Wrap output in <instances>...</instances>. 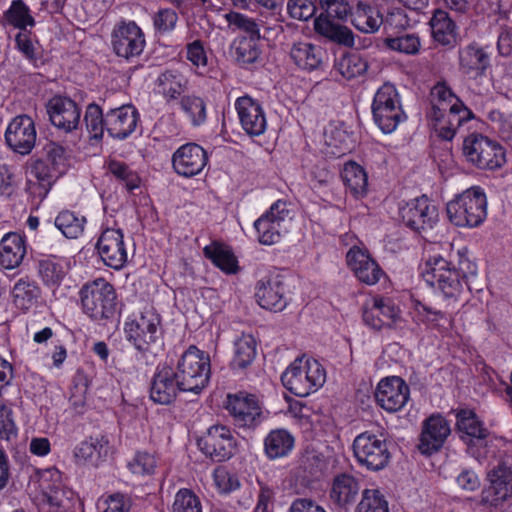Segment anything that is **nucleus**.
Returning <instances> with one entry per match:
<instances>
[{"mask_svg": "<svg viewBox=\"0 0 512 512\" xmlns=\"http://www.w3.org/2000/svg\"><path fill=\"white\" fill-rule=\"evenodd\" d=\"M325 56L324 50L308 42L295 43L290 50L293 62L302 70L313 71L321 67Z\"/></svg>", "mask_w": 512, "mask_h": 512, "instance_id": "obj_33", "label": "nucleus"}, {"mask_svg": "<svg viewBox=\"0 0 512 512\" xmlns=\"http://www.w3.org/2000/svg\"><path fill=\"white\" fill-rule=\"evenodd\" d=\"M466 160L480 169L494 170L505 163L503 147L482 134H471L463 141Z\"/></svg>", "mask_w": 512, "mask_h": 512, "instance_id": "obj_7", "label": "nucleus"}, {"mask_svg": "<svg viewBox=\"0 0 512 512\" xmlns=\"http://www.w3.org/2000/svg\"><path fill=\"white\" fill-rule=\"evenodd\" d=\"M400 216L407 227L419 233L433 229L438 222V210L426 196L406 203L400 208Z\"/></svg>", "mask_w": 512, "mask_h": 512, "instance_id": "obj_13", "label": "nucleus"}, {"mask_svg": "<svg viewBox=\"0 0 512 512\" xmlns=\"http://www.w3.org/2000/svg\"><path fill=\"white\" fill-rule=\"evenodd\" d=\"M210 357L191 345L180 357L175 374L182 392L199 394L210 379Z\"/></svg>", "mask_w": 512, "mask_h": 512, "instance_id": "obj_3", "label": "nucleus"}, {"mask_svg": "<svg viewBox=\"0 0 512 512\" xmlns=\"http://www.w3.org/2000/svg\"><path fill=\"white\" fill-rule=\"evenodd\" d=\"M172 512H202L199 498L188 489H180L174 499Z\"/></svg>", "mask_w": 512, "mask_h": 512, "instance_id": "obj_58", "label": "nucleus"}, {"mask_svg": "<svg viewBox=\"0 0 512 512\" xmlns=\"http://www.w3.org/2000/svg\"><path fill=\"white\" fill-rule=\"evenodd\" d=\"M105 508L102 512H130L132 507V499L126 494L114 493L104 501Z\"/></svg>", "mask_w": 512, "mask_h": 512, "instance_id": "obj_64", "label": "nucleus"}, {"mask_svg": "<svg viewBox=\"0 0 512 512\" xmlns=\"http://www.w3.org/2000/svg\"><path fill=\"white\" fill-rule=\"evenodd\" d=\"M432 35L436 42L449 46L456 39V25L444 10L437 9L430 20Z\"/></svg>", "mask_w": 512, "mask_h": 512, "instance_id": "obj_38", "label": "nucleus"}, {"mask_svg": "<svg viewBox=\"0 0 512 512\" xmlns=\"http://www.w3.org/2000/svg\"><path fill=\"white\" fill-rule=\"evenodd\" d=\"M26 254L25 240L21 235L10 232L0 242V265L4 269L17 268Z\"/></svg>", "mask_w": 512, "mask_h": 512, "instance_id": "obj_32", "label": "nucleus"}, {"mask_svg": "<svg viewBox=\"0 0 512 512\" xmlns=\"http://www.w3.org/2000/svg\"><path fill=\"white\" fill-rule=\"evenodd\" d=\"M83 312L92 320L112 318L116 313V292L112 284L104 278L85 283L79 291Z\"/></svg>", "mask_w": 512, "mask_h": 512, "instance_id": "obj_5", "label": "nucleus"}, {"mask_svg": "<svg viewBox=\"0 0 512 512\" xmlns=\"http://www.w3.org/2000/svg\"><path fill=\"white\" fill-rule=\"evenodd\" d=\"M235 108L243 130L250 136H260L267 128L263 107L252 97L245 95L237 98Z\"/></svg>", "mask_w": 512, "mask_h": 512, "instance_id": "obj_23", "label": "nucleus"}, {"mask_svg": "<svg viewBox=\"0 0 512 512\" xmlns=\"http://www.w3.org/2000/svg\"><path fill=\"white\" fill-rule=\"evenodd\" d=\"M108 171L119 181H121L128 190L139 187L140 178L126 163L118 160L108 162Z\"/></svg>", "mask_w": 512, "mask_h": 512, "instance_id": "obj_52", "label": "nucleus"}, {"mask_svg": "<svg viewBox=\"0 0 512 512\" xmlns=\"http://www.w3.org/2000/svg\"><path fill=\"white\" fill-rule=\"evenodd\" d=\"M225 408L238 427L255 428L262 421V410L255 395L245 392L229 394Z\"/></svg>", "mask_w": 512, "mask_h": 512, "instance_id": "obj_14", "label": "nucleus"}, {"mask_svg": "<svg viewBox=\"0 0 512 512\" xmlns=\"http://www.w3.org/2000/svg\"><path fill=\"white\" fill-rule=\"evenodd\" d=\"M46 163L51 169L55 170L60 176L66 171L65 149L54 143L46 147V158L40 159Z\"/></svg>", "mask_w": 512, "mask_h": 512, "instance_id": "obj_60", "label": "nucleus"}, {"mask_svg": "<svg viewBox=\"0 0 512 512\" xmlns=\"http://www.w3.org/2000/svg\"><path fill=\"white\" fill-rule=\"evenodd\" d=\"M425 282L437 289L447 301V306L456 303L463 293L464 283L456 266L441 255L430 256L422 271Z\"/></svg>", "mask_w": 512, "mask_h": 512, "instance_id": "obj_1", "label": "nucleus"}, {"mask_svg": "<svg viewBox=\"0 0 512 512\" xmlns=\"http://www.w3.org/2000/svg\"><path fill=\"white\" fill-rule=\"evenodd\" d=\"M51 123L64 132H72L79 127L81 110L70 98L56 96L47 105Z\"/></svg>", "mask_w": 512, "mask_h": 512, "instance_id": "obj_24", "label": "nucleus"}, {"mask_svg": "<svg viewBox=\"0 0 512 512\" xmlns=\"http://www.w3.org/2000/svg\"><path fill=\"white\" fill-rule=\"evenodd\" d=\"M3 18L7 25L19 29V32H25L28 27L35 26V20L30 14V9L22 0L12 1Z\"/></svg>", "mask_w": 512, "mask_h": 512, "instance_id": "obj_44", "label": "nucleus"}, {"mask_svg": "<svg viewBox=\"0 0 512 512\" xmlns=\"http://www.w3.org/2000/svg\"><path fill=\"white\" fill-rule=\"evenodd\" d=\"M324 12L319 16L327 19L345 20L351 13V7L345 0H321Z\"/></svg>", "mask_w": 512, "mask_h": 512, "instance_id": "obj_61", "label": "nucleus"}, {"mask_svg": "<svg viewBox=\"0 0 512 512\" xmlns=\"http://www.w3.org/2000/svg\"><path fill=\"white\" fill-rule=\"evenodd\" d=\"M157 85L162 95L169 101L177 99L185 92L187 80L181 73L167 70L159 75Z\"/></svg>", "mask_w": 512, "mask_h": 512, "instance_id": "obj_42", "label": "nucleus"}, {"mask_svg": "<svg viewBox=\"0 0 512 512\" xmlns=\"http://www.w3.org/2000/svg\"><path fill=\"white\" fill-rule=\"evenodd\" d=\"M157 463L158 461L153 454L139 451L135 454L133 459L128 462V468L135 475H152L157 468Z\"/></svg>", "mask_w": 512, "mask_h": 512, "instance_id": "obj_55", "label": "nucleus"}, {"mask_svg": "<svg viewBox=\"0 0 512 512\" xmlns=\"http://www.w3.org/2000/svg\"><path fill=\"white\" fill-rule=\"evenodd\" d=\"M207 163V152L196 143L183 144L172 155L174 171L185 178L200 174Z\"/></svg>", "mask_w": 512, "mask_h": 512, "instance_id": "obj_17", "label": "nucleus"}, {"mask_svg": "<svg viewBox=\"0 0 512 512\" xmlns=\"http://www.w3.org/2000/svg\"><path fill=\"white\" fill-rule=\"evenodd\" d=\"M111 42L116 55L128 60L143 52L145 37L140 27L132 21L114 29Z\"/></svg>", "mask_w": 512, "mask_h": 512, "instance_id": "obj_18", "label": "nucleus"}, {"mask_svg": "<svg viewBox=\"0 0 512 512\" xmlns=\"http://www.w3.org/2000/svg\"><path fill=\"white\" fill-rule=\"evenodd\" d=\"M36 128L33 119L26 115L15 116L5 131V142L8 147L21 155L29 154L36 143Z\"/></svg>", "mask_w": 512, "mask_h": 512, "instance_id": "obj_15", "label": "nucleus"}, {"mask_svg": "<svg viewBox=\"0 0 512 512\" xmlns=\"http://www.w3.org/2000/svg\"><path fill=\"white\" fill-rule=\"evenodd\" d=\"M325 380L322 365L305 357L296 358L281 376L284 387L298 397H306L317 391Z\"/></svg>", "mask_w": 512, "mask_h": 512, "instance_id": "obj_2", "label": "nucleus"}, {"mask_svg": "<svg viewBox=\"0 0 512 512\" xmlns=\"http://www.w3.org/2000/svg\"><path fill=\"white\" fill-rule=\"evenodd\" d=\"M179 391L181 386L175 369L167 364L158 365L151 381V400L160 405H169L176 399Z\"/></svg>", "mask_w": 512, "mask_h": 512, "instance_id": "obj_21", "label": "nucleus"}, {"mask_svg": "<svg viewBox=\"0 0 512 512\" xmlns=\"http://www.w3.org/2000/svg\"><path fill=\"white\" fill-rule=\"evenodd\" d=\"M254 228L258 234V240L263 245H273L281 238L283 224L262 215L254 222Z\"/></svg>", "mask_w": 512, "mask_h": 512, "instance_id": "obj_46", "label": "nucleus"}, {"mask_svg": "<svg viewBox=\"0 0 512 512\" xmlns=\"http://www.w3.org/2000/svg\"><path fill=\"white\" fill-rule=\"evenodd\" d=\"M489 485L481 492V503L494 508L512 499V458H504L488 473Z\"/></svg>", "mask_w": 512, "mask_h": 512, "instance_id": "obj_9", "label": "nucleus"}, {"mask_svg": "<svg viewBox=\"0 0 512 512\" xmlns=\"http://www.w3.org/2000/svg\"><path fill=\"white\" fill-rule=\"evenodd\" d=\"M84 123L91 138L101 139L106 129V114L103 115L99 105L91 103L86 108Z\"/></svg>", "mask_w": 512, "mask_h": 512, "instance_id": "obj_49", "label": "nucleus"}, {"mask_svg": "<svg viewBox=\"0 0 512 512\" xmlns=\"http://www.w3.org/2000/svg\"><path fill=\"white\" fill-rule=\"evenodd\" d=\"M205 257L212 261V263L227 274L236 273L238 270L237 259L228 247L212 243L203 249Z\"/></svg>", "mask_w": 512, "mask_h": 512, "instance_id": "obj_40", "label": "nucleus"}, {"mask_svg": "<svg viewBox=\"0 0 512 512\" xmlns=\"http://www.w3.org/2000/svg\"><path fill=\"white\" fill-rule=\"evenodd\" d=\"M285 282L282 276L274 275L260 279L255 288L257 303L264 309L280 312L288 304L285 293Z\"/></svg>", "mask_w": 512, "mask_h": 512, "instance_id": "obj_19", "label": "nucleus"}, {"mask_svg": "<svg viewBox=\"0 0 512 512\" xmlns=\"http://www.w3.org/2000/svg\"><path fill=\"white\" fill-rule=\"evenodd\" d=\"M372 114L375 123L386 134L393 132L405 119L394 85L385 83L377 90L372 103Z\"/></svg>", "mask_w": 512, "mask_h": 512, "instance_id": "obj_8", "label": "nucleus"}, {"mask_svg": "<svg viewBox=\"0 0 512 512\" xmlns=\"http://www.w3.org/2000/svg\"><path fill=\"white\" fill-rule=\"evenodd\" d=\"M180 106L193 126H200L206 121V103L201 97L195 95L184 96L180 101Z\"/></svg>", "mask_w": 512, "mask_h": 512, "instance_id": "obj_48", "label": "nucleus"}, {"mask_svg": "<svg viewBox=\"0 0 512 512\" xmlns=\"http://www.w3.org/2000/svg\"><path fill=\"white\" fill-rule=\"evenodd\" d=\"M109 451V440L105 436L99 435L79 443L74 449V457L78 462L97 465L107 457Z\"/></svg>", "mask_w": 512, "mask_h": 512, "instance_id": "obj_34", "label": "nucleus"}, {"mask_svg": "<svg viewBox=\"0 0 512 512\" xmlns=\"http://www.w3.org/2000/svg\"><path fill=\"white\" fill-rule=\"evenodd\" d=\"M55 226L61 233L70 239H76L82 235L86 218L76 215L69 210L61 211L55 218Z\"/></svg>", "mask_w": 512, "mask_h": 512, "instance_id": "obj_45", "label": "nucleus"}, {"mask_svg": "<svg viewBox=\"0 0 512 512\" xmlns=\"http://www.w3.org/2000/svg\"><path fill=\"white\" fill-rule=\"evenodd\" d=\"M199 449L215 462L230 459L236 452V441L230 429L223 425L211 426L207 433L198 439Z\"/></svg>", "mask_w": 512, "mask_h": 512, "instance_id": "obj_11", "label": "nucleus"}, {"mask_svg": "<svg viewBox=\"0 0 512 512\" xmlns=\"http://www.w3.org/2000/svg\"><path fill=\"white\" fill-rule=\"evenodd\" d=\"M257 342L253 335L242 333L233 342L231 369L238 373L245 372L255 361Z\"/></svg>", "mask_w": 512, "mask_h": 512, "instance_id": "obj_30", "label": "nucleus"}, {"mask_svg": "<svg viewBox=\"0 0 512 512\" xmlns=\"http://www.w3.org/2000/svg\"><path fill=\"white\" fill-rule=\"evenodd\" d=\"M160 316L153 309H145L139 316L125 323L127 339L139 351H145L158 339Z\"/></svg>", "mask_w": 512, "mask_h": 512, "instance_id": "obj_10", "label": "nucleus"}, {"mask_svg": "<svg viewBox=\"0 0 512 512\" xmlns=\"http://www.w3.org/2000/svg\"><path fill=\"white\" fill-rule=\"evenodd\" d=\"M385 44L391 50L414 55L420 49V39L415 34H403L397 37H388L385 39Z\"/></svg>", "mask_w": 512, "mask_h": 512, "instance_id": "obj_54", "label": "nucleus"}, {"mask_svg": "<svg viewBox=\"0 0 512 512\" xmlns=\"http://www.w3.org/2000/svg\"><path fill=\"white\" fill-rule=\"evenodd\" d=\"M409 387L397 376L382 379L376 388L377 403L388 412H396L404 407L409 399Z\"/></svg>", "mask_w": 512, "mask_h": 512, "instance_id": "obj_20", "label": "nucleus"}, {"mask_svg": "<svg viewBox=\"0 0 512 512\" xmlns=\"http://www.w3.org/2000/svg\"><path fill=\"white\" fill-rule=\"evenodd\" d=\"M295 439L285 429H275L264 439V452L270 460L288 456L294 448Z\"/></svg>", "mask_w": 512, "mask_h": 512, "instance_id": "obj_36", "label": "nucleus"}, {"mask_svg": "<svg viewBox=\"0 0 512 512\" xmlns=\"http://www.w3.org/2000/svg\"><path fill=\"white\" fill-rule=\"evenodd\" d=\"M456 427L460 438L467 444L469 452L480 458L481 453L476 454L474 448L482 449L487 447L489 431L484 427L472 410L462 409L456 414Z\"/></svg>", "mask_w": 512, "mask_h": 512, "instance_id": "obj_16", "label": "nucleus"}, {"mask_svg": "<svg viewBox=\"0 0 512 512\" xmlns=\"http://www.w3.org/2000/svg\"><path fill=\"white\" fill-rule=\"evenodd\" d=\"M451 430L448 421L441 415H432L423 423L418 448L422 454L430 455L438 451Z\"/></svg>", "mask_w": 512, "mask_h": 512, "instance_id": "obj_25", "label": "nucleus"}, {"mask_svg": "<svg viewBox=\"0 0 512 512\" xmlns=\"http://www.w3.org/2000/svg\"><path fill=\"white\" fill-rule=\"evenodd\" d=\"M225 20L229 26H234L236 29L241 30L248 34L247 38H253L254 40H260V29L259 25L253 18H250L239 12L230 11L224 15Z\"/></svg>", "mask_w": 512, "mask_h": 512, "instance_id": "obj_53", "label": "nucleus"}, {"mask_svg": "<svg viewBox=\"0 0 512 512\" xmlns=\"http://www.w3.org/2000/svg\"><path fill=\"white\" fill-rule=\"evenodd\" d=\"M353 453L359 465L370 471L384 469L390 462L391 453L383 434L365 431L353 441Z\"/></svg>", "mask_w": 512, "mask_h": 512, "instance_id": "obj_6", "label": "nucleus"}, {"mask_svg": "<svg viewBox=\"0 0 512 512\" xmlns=\"http://www.w3.org/2000/svg\"><path fill=\"white\" fill-rule=\"evenodd\" d=\"M346 259L355 276L365 284H376L383 274L380 266L370 257L368 252L358 246L349 249Z\"/></svg>", "mask_w": 512, "mask_h": 512, "instance_id": "obj_27", "label": "nucleus"}, {"mask_svg": "<svg viewBox=\"0 0 512 512\" xmlns=\"http://www.w3.org/2000/svg\"><path fill=\"white\" fill-rule=\"evenodd\" d=\"M38 273L46 285H57L64 277L63 266L54 259H42L38 262Z\"/></svg>", "mask_w": 512, "mask_h": 512, "instance_id": "obj_57", "label": "nucleus"}, {"mask_svg": "<svg viewBox=\"0 0 512 512\" xmlns=\"http://www.w3.org/2000/svg\"><path fill=\"white\" fill-rule=\"evenodd\" d=\"M473 117V112L461 100H456V104L450 105L449 109L438 105L435 112H430L438 136L447 141L452 140L463 123Z\"/></svg>", "mask_w": 512, "mask_h": 512, "instance_id": "obj_12", "label": "nucleus"}, {"mask_svg": "<svg viewBox=\"0 0 512 512\" xmlns=\"http://www.w3.org/2000/svg\"><path fill=\"white\" fill-rule=\"evenodd\" d=\"M352 24L363 33H374L383 24V17L375 8L358 4L356 10L352 13Z\"/></svg>", "mask_w": 512, "mask_h": 512, "instance_id": "obj_39", "label": "nucleus"}, {"mask_svg": "<svg viewBox=\"0 0 512 512\" xmlns=\"http://www.w3.org/2000/svg\"><path fill=\"white\" fill-rule=\"evenodd\" d=\"M96 247L105 265L113 269H121L127 261V251L120 229L108 228L104 230L96 243Z\"/></svg>", "mask_w": 512, "mask_h": 512, "instance_id": "obj_22", "label": "nucleus"}, {"mask_svg": "<svg viewBox=\"0 0 512 512\" xmlns=\"http://www.w3.org/2000/svg\"><path fill=\"white\" fill-rule=\"evenodd\" d=\"M287 9L292 18L300 21H307L316 12L313 0H288Z\"/></svg>", "mask_w": 512, "mask_h": 512, "instance_id": "obj_63", "label": "nucleus"}, {"mask_svg": "<svg viewBox=\"0 0 512 512\" xmlns=\"http://www.w3.org/2000/svg\"><path fill=\"white\" fill-rule=\"evenodd\" d=\"M359 489V483L355 477L342 473L333 479L329 497L336 506L346 508L354 503Z\"/></svg>", "mask_w": 512, "mask_h": 512, "instance_id": "obj_31", "label": "nucleus"}, {"mask_svg": "<svg viewBox=\"0 0 512 512\" xmlns=\"http://www.w3.org/2000/svg\"><path fill=\"white\" fill-rule=\"evenodd\" d=\"M40 487L49 505L62 506L65 492L62 489V475L58 469H46L41 474Z\"/></svg>", "mask_w": 512, "mask_h": 512, "instance_id": "obj_37", "label": "nucleus"}, {"mask_svg": "<svg viewBox=\"0 0 512 512\" xmlns=\"http://www.w3.org/2000/svg\"><path fill=\"white\" fill-rule=\"evenodd\" d=\"M431 102L432 109L431 112H435L436 107L439 105L440 107H446V109L450 108V105L456 104V100H460L446 85V83L440 82L437 83L431 90Z\"/></svg>", "mask_w": 512, "mask_h": 512, "instance_id": "obj_59", "label": "nucleus"}, {"mask_svg": "<svg viewBox=\"0 0 512 512\" xmlns=\"http://www.w3.org/2000/svg\"><path fill=\"white\" fill-rule=\"evenodd\" d=\"M178 22L177 13L171 8L159 9L153 16L154 29L159 33H168L174 30Z\"/></svg>", "mask_w": 512, "mask_h": 512, "instance_id": "obj_62", "label": "nucleus"}, {"mask_svg": "<svg viewBox=\"0 0 512 512\" xmlns=\"http://www.w3.org/2000/svg\"><path fill=\"white\" fill-rule=\"evenodd\" d=\"M367 68V62L357 53L343 55L335 63V69L348 80L363 75Z\"/></svg>", "mask_w": 512, "mask_h": 512, "instance_id": "obj_47", "label": "nucleus"}, {"mask_svg": "<svg viewBox=\"0 0 512 512\" xmlns=\"http://www.w3.org/2000/svg\"><path fill=\"white\" fill-rule=\"evenodd\" d=\"M40 293V288L34 281L21 278L12 289L13 303L21 310H28L37 303Z\"/></svg>", "mask_w": 512, "mask_h": 512, "instance_id": "obj_41", "label": "nucleus"}, {"mask_svg": "<svg viewBox=\"0 0 512 512\" xmlns=\"http://www.w3.org/2000/svg\"><path fill=\"white\" fill-rule=\"evenodd\" d=\"M400 310L389 298H374L370 307L363 311L364 323L374 330L389 326L399 317Z\"/></svg>", "mask_w": 512, "mask_h": 512, "instance_id": "obj_29", "label": "nucleus"}, {"mask_svg": "<svg viewBox=\"0 0 512 512\" xmlns=\"http://www.w3.org/2000/svg\"><path fill=\"white\" fill-rule=\"evenodd\" d=\"M490 127L503 140L512 143V114H506L497 109H492L487 114Z\"/></svg>", "mask_w": 512, "mask_h": 512, "instance_id": "obj_51", "label": "nucleus"}, {"mask_svg": "<svg viewBox=\"0 0 512 512\" xmlns=\"http://www.w3.org/2000/svg\"><path fill=\"white\" fill-rule=\"evenodd\" d=\"M258 41L253 38L239 39L235 50L236 60L239 64L248 65L257 61L260 56Z\"/></svg>", "mask_w": 512, "mask_h": 512, "instance_id": "obj_56", "label": "nucleus"}, {"mask_svg": "<svg viewBox=\"0 0 512 512\" xmlns=\"http://www.w3.org/2000/svg\"><path fill=\"white\" fill-rule=\"evenodd\" d=\"M449 220L459 227H477L487 216V199L484 191L474 186L447 203Z\"/></svg>", "mask_w": 512, "mask_h": 512, "instance_id": "obj_4", "label": "nucleus"}, {"mask_svg": "<svg viewBox=\"0 0 512 512\" xmlns=\"http://www.w3.org/2000/svg\"><path fill=\"white\" fill-rule=\"evenodd\" d=\"M314 30L317 34L333 43L347 47L354 45L353 32L348 27L337 24L331 19H327L326 16H318L315 18Z\"/></svg>", "mask_w": 512, "mask_h": 512, "instance_id": "obj_35", "label": "nucleus"}, {"mask_svg": "<svg viewBox=\"0 0 512 512\" xmlns=\"http://www.w3.org/2000/svg\"><path fill=\"white\" fill-rule=\"evenodd\" d=\"M356 512H389L388 502L378 489H365Z\"/></svg>", "mask_w": 512, "mask_h": 512, "instance_id": "obj_50", "label": "nucleus"}, {"mask_svg": "<svg viewBox=\"0 0 512 512\" xmlns=\"http://www.w3.org/2000/svg\"><path fill=\"white\" fill-rule=\"evenodd\" d=\"M342 179L355 197H361L366 194L368 180L365 170L357 163L351 162L344 166L342 171Z\"/></svg>", "mask_w": 512, "mask_h": 512, "instance_id": "obj_43", "label": "nucleus"}, {"mask_svg": "<svg viewBox=\"0 0 512 512\" xmlns=\"http://www.w3.org/2000/svg\"><path fill=\"white\" fill-rule=\"evenodd\" d=\"M138 121L137 109L132 105H123L106 113V130L111 137L122 140L135 131Z\"/></svg>", "mask_w": 512, "mask_h": 512, "instance_id": "obj_26", "label": "nucleus"}, {"mask_svg": "<svg viewBox=\"0 0 512 512\" xmlns=\"http://www.w3.org/2000/svg\"><path fill=\"white\" fill-rule=\"evenodd\" d=\"M490 66L488 53L477 43L459 50V70L470 79L482 77Z\"/></svg>", "mask_w": 512, "mask_h": 512, "instance_id": "obj_28", "label": "nucleus"}]
</instances>
